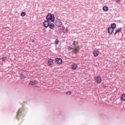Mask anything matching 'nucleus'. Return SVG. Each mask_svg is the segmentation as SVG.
<instances>
[{"instance_id": "obj_6", "label": "nucleus", "mask_w": 125, "mask_h": 125, "mask_svg": "<svg viewBox=\"0 0 125 125\" xmlns=\"http://www.w3.org/2000/svg\"><path fill=\"white\" fill-rule=\"evenodd\" d=\"M71 70H77L78 69V64L77 63H73L71 65Z\"/></svg>"}, {"instance_id": "obj_12", "label": "nucleus", "mask_w": 125, "mask_h": 125, "mask_svg": "<svg viewBox=\"0 0 125 125\" xmlns=\"http://www.w3.org/2000/svg\"><path fill=\"white\" fill-rule=\"evenodd\" d=\"M37 82L36 81H30V83H29V84L30 85H35V84H37Z\"/></svg>"}, {"instance_id": "obj_5", "label": "nucleus", "mask_w": 125, "mask_h": 125, "mask_svg": "<svg viewBox=\"0 0 125 125\" xmlns=\"http://www.w3.org/2000/svg\"><path fill=\"white\" fill-rule=\"evenodd\" d=\"M47 64H48V66H52L54 64L53 60L51 59H49L47 61Z\"/></svg>"}, {"instance_id": "obj_4", "label": "nucleus", "mask_w": 125, "mask_h": 125, "mask_svg": "<svg viewBox=\"0 0 125 125\" xmlns=\"http://www.w3.org/2000/svg\"><path fill=\"white\" fill-rule=\"evenodd\" d=\"M55 61L59 65L63 63V61L61 58H57L55 59Z\"/></svg>"}, {"instance_id": "obj_28", "label": "nucleus", "mask_w": 125, "mask_h": 125, "mask_svg": "<svg viewBox=\"0 0 125 125\" xmlns=\"http://www.w3.org/2000/svg\"><path fill=\"white\" fill-rule=\"evenodd\" d=\"M124 64L125 65V62H124Z\"/></svg>"}, {"instance_id": "obj_23", "label": "nucleus", "mask_w": 125, "mask_h": 125, "mask_svg": "<svg viewBox=\"0 0 125 125\" xmlns=\"http://www.w3.org/2000/svg\"><path fill=\"white\" fill-rule=\"evenodd\" d=\"M68 49L69 51H70V50H73L74 48L71 47H69Z\"/></svg>"}, {"instance_id": "obj_25", "label": "nucleus", "mask_w": 125, "mask_h": 125, "mask_svg": "<svg viewBox=\"0 0 125 125\" xmlns=\"http://www.w3.org/2000/svg\"><path fill=\"white\" fill-rule=\"evenodd\" d=\"M19 116H20V114H19V112L17 113V119H18V118H19Z\"/></svg>"}, {"instance_id": "obj_24", "label": "nucleus", "mask_w": 125, "mask_h": 125, "mask_svg": "<svg viewBox=\"0 0 125 125\" xmlns=\"http://www.w3.org/2000/svg\"><path fill=\"white\" fill-rule=\"evenodd\" d=\"M64 33H67V32H68V28H65V29H64L63 30Z\"/></svg>"}, {"instance_id": "obj_9", "label": "nucleus", "mask_w": 125, "mask_h": 125, "mask_svg": "<svg viewBox=\"0 0 125 125\" xmlns=\"http://www.w3.org/2000/svg\"><path fill=\"white\" fill-rule=\"evenodd\" d=\"M114 29L109 27L107 29V32L109 35H112V34H113V32H114Z\"/></svg>"}, {"instance_id": "obj_13", "label": "nucleus", "mask_w": 125, "mask_h": 125, "mask_svg": "<svg viewBox=\"0 0 125 125\" xmlns=\"http://www.w3.org/2000/svg\"><path fill=\"white\" fill-rule=\"evenodd\" d=\"M103 10L104 11H108V10H109V8L107 6H104L103 7Z\"/></svg>"}, {"instance_id": "obj_16", "label": "nucleus", "mask_w": 125, "mask_h": 125, "mask_svg": "<svg viewBox=\"0 0 125 125\" xmlns=\"http://www.w3.org/2000/svg\"><path fill=\"white\" fill-rule=\"evenodd\" d=\"M99 54V51H98V50L94 51V56L95 57L98 56Z\"/></svg>"}, {"instance_id": "obj_17", "label": "nucleus", "mask_w": 125, "mask_h": 125, "mask_svg": "<svg viewBox=\"0 0 125 125\" xmlns=\"http://www.w3.org/2000/svg\"><path fill=\"white\" fill-rule=\"evenodd\" d=\"M21 16L22 17H24V16H26V13H25V12H22L21 13Z\"/></svg>"}, {"instance_id": "obj_10", "label": "nucleus", "mask_w": 125, "mask_h": 125, "mask_svg": "<svg viewBox=\"0 0 125 125\" xmlns=\"http://www.w3.org/2000/svg\"><path fill=\"white\" fill-rule=\"evenodd\" d=\"M109 27L115 30V29L117 28V24H116V23H112L111 24L110 27Z\"/></svg>"}, {"instance_id": "obj_19", "label": "nucleus", "mask_w": 125, "mask_h": 125, "mask_svg": "<svg viewBox=\"0 0 125 125\" xmlns=\"http://www.w3.org/2000/svg\"><path fill=\"white\" fill-rule=\"evenodd\" d=\"M72 94V92L70 91H68L66 92V94H68V95H70V94Z\"/></svg>"}, {"instance_id": "obj_27", "label": "nucleus", "mask_w": 125, "mask_h": 125, "mask_svg": "<svg viewBox=\"0 0 125 125\" xmlns=\"http://www.w3.org/2000/svg\"><path fill=\"white\" fill-rule=\"evenodd\" d=\"M103 87H104V88L106 87V85H104Z\"/></svg>"}, {"instance_id": "obj_3", "label": "nucleus", "mask_w": 125, "mask_h": 125, "mask_svg": "<svg viewBox=\"0 0 125 125\" xmlns=\"http://www.w3.org/2000/svg\"><path fill=\"white\" fill-rule=\"evenodd\" d=\"M55 24L58 27V28H60V27L63 25V23L60 20H57L55 22Z\"/></svg>"}, {"instance_id": "obj_22", "label": "nucleus", "mask_w": 125, "mask_h": 125, "mask_svg": "<svg viewBox=\"0 0 125 125\" xmlns=\"http://www.w3.org/2000/svg\"><path fill=\"white\" fill-rule=\"evenodd\" d=\"M21 79H25V76L23 75V74H21Z\"/></svg>"}, {"instance_id": "obj_1", "label": "nucleus", "mask_w": 125, "mask_h": 125, "mask_svg": "<svg viewBox=\"0 0 125 125\" xmlns=\"http://www.w3.org/2000/svg\"><path fill=\"white\" fill-rule=\"evenodd\" d=\"M78 43H79V42L78 41H74L73 42V45L75 46V47L73 48V52L74 53H78V52H79V51H80L81 50V48L79 45H76V44H78Z\"/></svg>"}, {"instance_id": "obj_8", "label": "nucleus", "mask_w": 125, "mask_h": 125, "mask_svg": "<svg viewBox=\"0 0 125 125\" xmlns=\"http://www.w3.org/2000/svg\"><path fill=\"white\" fill-rule=\"evenodd\" d=\"M96 81L97 83H100L102 82V78L101 76H98L96 77Z\"/></svg>"}, {"instance_id": "obj_7", "label": "nucleus", "mask_w": 125, "mask_h": 125, "mask_svg": "<svg viewBox=\"0 0 125 125\" xmlns=\"http://www.w3.org/2000/svg\"><path fill=\"white\" fill-rule=\"evenodd\" d=\"M43 26L45 28H47L49 26V21L48 20H45L43 22Z\"/></svg>"}, {"instance_id": "obj_18", "label": "nucleus", "mask_w": 125, "mask_h": 125, "mask_svg": "<svg viewBox=\"0 0 125 125\" xmlns=\"http://www.w3.org/2000/svg\"><path fill=\"white\" fill-rule=\"evenodd\" d=\"M121 0H115V2H116V3H117V4H120V3H121Z\"/></svg>"}, {"instance_id": "obj_15", "label": "nucleus", "mask_w": 125, "mask_h": 125, "mask_svg": "<svg viewBox=\"0 0 125 125\" xmlns=\"http://www.w3.org/2000/svg\"><path fill=\"white\" fill-rule=\"evenodd\" d=\"M49 27L50 29H53L54 28V24L49 23Z\"/></svg>"}, {"instance_id": "obj_21", "label": "nucleus", "mask_w": 125, "mask_h": 125, "mask_svg": "<svg viewBox=\"0 0 125 125\" xmlns=\"http://www.w3.org/2000/svg\"><path fill=\"white\" fill-rule=\"evenodd\" d=\"M7 58L6 57H3V58H2V60L3 61H5V60H6V59H7Z\"/></svg>"}, {"instance_id": "obj_2", "label": "nucleus", "mask_w": 125, "mask_h": 125, "mask_svg": "<svg viewBox=\"0 0 125 125\" xmlns=\"http://www.w3.org/2000/svg\"><path fill=\"white\" fill-rule=\"evenodd\" d=\"M46 19L48 21H51V22H54V20H55V17L54 16V15L48 14L46 17Z\"/></svg>"}, {"instance_id": "obj_26", "label": "nucleus", "mask_w": 125, "mask_h": 125, "mask_svg": "<svg viewBox=\"0 0 125 125\" xmlns=\"http://www.w3.org/2000/svg\"><path fill=\"white\" fill-rule=\"evenodd\" d=\"M31 42H35V40H34V39H32V40H31Z\"/></svg>"}, {"instance_id": "obj_14", "label": "nucleus", "mask_w": 125, "mask_h": 125, "mask_svg": "<svg viewBox=\"0 0 125 125\" xmlns=\"http://www.w3.org/2000/svg\"><path fill=\"white\" fill-rule=\"evenodd\" d=\"M121 99L122 101H125V94H123L121 97Z\"/></svg>"}, {"instance_id": "obj_29", "label": "nucleus", "mask_w": 125, "mask_h": 125, "mask_svg": "<svg viewBox=\"0 0 125 125\" xmlns=\"http://www.w3.org/2000/svg\"><path fill=\"white\" fill-rule=\"evenodd\" d=\"M93 54H94V53H93Z\"/></svg>"}, {"instance_id": "obj_20", "label": "nucleus", "mask_w": 125, "mask_h": 125, "mask_svg": "<svg viewBox=\"0 0 125 125\" xmlns=\"http://www.w3.org/2000/svg\"><path fill=\"white\" fill-rule=\"evenodd\" d=\"M55 43H56V44H58V43H59V40H58V39H56Z\"/></svg>"}, {"instance_id": "obj_11", "label": "nucleus", "mask_w": 125, "mask_h": 125, "mask_svg": "<svg viewBox=\"0 0 125 125\" xmlns=\"http://www.w3.org/2000/svg\"><path fill=\"white\" fill-rule=\"evenodd\" d=\"M123 30V28L120 27L117 29V30H116L114 35H117V34H118V33L120 32H122Z\"/></svg>"}]
</instances>
